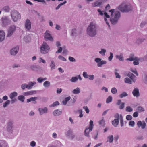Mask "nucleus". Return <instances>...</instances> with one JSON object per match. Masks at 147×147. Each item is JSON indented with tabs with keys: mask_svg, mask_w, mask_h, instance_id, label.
Listing matches in <instances>:
<instances>
[{
	"mask_svg": "<svg viewBox=\"0 0 147 147\" xmlns=\"http://www.w3.org/2000/svg\"><path fill=\"white\" fill-rule=\"evenodd\" d=\"M115 11V9H111L109 11V14H108L105 11H101L100 9L97 10L99 13L98 15L102 16L104 15V20L109 27H110V25L108 22V20H110L112 24H115L117 22L120 18V12L118 11Z\"/></svg>",
	"mask_w": 147,
	"mask_h": 147,
	"instance_id": "obj_1",
	"label": "nucleus"
},
{
	"mask_svg": "<svg viewBox=\"0 0 147 147\" xmlns=\"http://www.w3.org/2000/svg\"><path fill=\"white\" fill-rule=\"evenodd\" d=\"M97 33L96 24L93 22H90L87 28V35L91 37H93L97 35Z\"/></svg>",
	"mask_w": 147,
	"mask_h": 147,
	"instance_id": "obj_2",
	"label": "nucleus"
},
{
	"mask_svg": "<svg viewBox=\"0 0 147 147\" xmlns=\"http://www.w3.org/2000/svg\"><path fill=\"white\" fill-rule=\"evenodd\" d=\"M11 16L12 20L16 22L21 18V15L20 13L16 10H13L11 12Z\"/></svg>",
	"mask_w": 147,
	"mask_h": 147,
	"instance_id": "obj_3",
	"label": "nucleus"
},
{
	"mask_svg": "<svg viewBox=\"0 0 147 147\" xmlns=\"http://www.w3.org/2000/svg\"><path fill=\"white\" fill-rule=\"evenodd\" d=\"M119 9L122 12H127L131 9V7L130 4L124 3L119 6Z\"/></svg>",
	"mask_w": 147,
	"mask_h": 147,
	"instance_id": "obj_4",
	"label": "nucleus"
},
{
	"mask_svg": "<svg viewBox=\"0 0 147 147\" xmlns=\"http://www.w3.org/2000/svg\"><path fill=\"white\" fill-rule=\"evenodd\" d=\"M40 48L41 53L44 54L48 53L50 49L49 45L45 42H43Z\"/></svg>",
	"mask_w": 147,
	"mask_h": 147,
	"instance_id": "obj_5",
	"label": "nucleus"
},
{
	"mask_svg": "<svg viewBox=\"0 0 147 147\" xmlns=\"http://www.w3.org/2000/svg\"><path fill=\"white\" fill-rule=\"evenodd\" d=\"M45 39L46 41H50L51 42L53 41V37L51 35L50 31L47 30L44 35Z\"/></svg>",
	"mask_w": 147,
	"mask_h": 147,
	"instance_id": "obj_6",
	"label": "nucleus"
},
{
	"mask_svg": "<svg viewBox=\"0 0 147 147\" xmlns=\"http://www.w3.org/2000/svg\"><path fill=\"white\" fill-rule=\"evenodd\" d=\"M94 61L97 63V66L98 67H101L102 65L107 63V62L105 60H102L101 59L99 58H96L94 59Z\"/></svg>",
	"mask_w": 147,
	"mask_h": 147,
	"instance_id": "obj_7",
	"label": "nucleus"
},
{
	"mask_svg": "<svg viewBox=\"0 0 147 147\" xmlns=\"http://www.w3.org/2000/svg\"><path fill=\"white\" fill-rule=\"evenodd\" d=\"M3 26H5L7 25L10 22V20L7 16L3 17L1 19Z\"/></svg>",
	"mask_w": 147,
	"mask_h": 147,
	"instance_id": "obj_8",
	"label": "nucleus"
},
{
	"mask_svg": "<svg viewBox=\"0 0 147 147\" xmlns=\"http://www.w3.org/2000/svg\"><path fill=\"white\" fill-rule=\"evenodd\" d=\"M78 77H73L70 80V81L72 83H76L77 82L79 79L80 81H81L82 80V78L81 77L80 75H78Z\"/></svg>",
	"mask_w": 147,
	"mask_h": 147,
	"instance_id": "obj_9",
	"label": "nucleus"
},
{
	"mask_svg": "<svg viewBox=\"0 0 147 147\" xmlns=\"http://www.w3.org/2000/svg\"><path fill=\"white\" fill-rule=\"evenodd\" d=\"M114 117L115 118H119V120L120 121L121 126V127L123 126H124V123L122 115L119 114L118 113H116Z\"/></svg>",
	"mask_w": 147,
	"mask_h": 147,
	"instance_id": "obj_10",
	"label": "nucleus"
},
{
	"mask_svg": "<svg viewBox=\"0 0 147 147\" xmlns=\"http://www.w3.org/2000/svg\"><path fill=\"white\" fill-rule=\"evenodd\" d=\"M137 125L139 128L141 127L142 129H144L146 126V123L144 121H139L137 122Z\"/></svg>",
	"mask_w": 147,
	"mask_h": 147,
	"instance_id": "obj_11",
	"label": "nucleus"
},
{
	"mask_svg": "<svg viewBox=\"0 0 147 147\" xmlns=\"http://www.w3.org/2000/svg\"><path fill=\"white\" fill-rule=\"evenodd\" d=\"M39 114L40 115H42L44 114L47 113L48 111V109L47 107L39 108L38 109Z\"/></svg>",
	"mask_w": 147,
	"mask_h": 147,
	"instance_id": "obj_12",
	"label": "nucleus"
},
{
	"mask_svg": "<svg viewBox=\"0 0 147 147\" xmlns=\"http://www.w3.org/2000/svg\"><path fill=\"white\" fill-rule=\"evenodd\" d=\"M19 50V47L16 46L11 49L10 51V54L13 55H15L18 52Z\"/></svg>",
	"mask_w": 147,
	"mask_h": 147,
	"instance_id": "obj_13",
	"label": "nucleus"
},
{
	"mask_svg": "<svg viewBox=\"0 0 147 147\" xmlns=\"http://www.w3.org/2000/svg\"><path fill=\"white\" fill-rule=\"evenodd\" d=\"M13 122L11 120L9 121L7 123V129L8 131H11L13 127Z\"/></svg>",
	"mask_w": 147,
	"mask_h": 147,
	"instance_id": "obj_14",
	"label": "nucleus"
},
{
	"mask_svg": "<svg viewBox=\"0 0 147 147\" xmlns=\"http://www.w3.org/2000/svg\"><path fill=\"white\" fill-rule=\"evenodd\" d=\"M132 94L134 97H138L140 96L139 90L137 88H135L132 91Z\"/></svg>",
	"mask_w": 147,
	"mask_h": 147,
	"instance_id": "obj_15",
	"label": "nucleus"
},
{
	"mask_svg": "<svg viewBox=\"0 0 147 147\" xmlns=\"http://www.w3.org/2000/svg\"><path fill=\"white\" fill-rule=\"evenodd\" d=\"M25 25V27L27 30H29L31 29V23L29 20H26Z\"/></svg>",
	"mask_w": 147,
	"mask_h": 147,
	"instance_id": "obj_16",
	"label": "nucleus"
},
{
	"mask_svg": "<svg viewBox=\"0 0 147 147\" xmlns=\"http://www.w3.org/2000/svg\"><path fill=\"white\" fill-rule=\"evenodd\" d=\"M62 114L61 110L58 109L54 110L53 112V115L55 116H57L60 115Z\"/></svg>",
	"mask_w": 147,
	"mask_h": 147,
	"instance_id": "obj_17",
	"label": "nucleus"
},
{
	"mask_svg": "<svg viewBox=\"0 0 147 147\" xmlns=\"http://www.w3.org/2000/svg\"><path fill=\"white\" fill-rule=\"evenodd\" d=\"M102 4V2L100 1H95L92 4V6L93 7H100Z\"/></svg>",
	"mask_w": 147,
	"mask_h": 147,
	"instance_id": "obj_18",
	"label": "nucleus"
},
{
	"mask_svg": "<svg viewBox=\"0 0 147 147\" xmlns=\"http://www.w3.org/2000/svg\"><path fill=\"white\" fill-rule=\"evenodd\" d=\"M114 139V136L113 135H109L107 136V142L109 143H112L113 142Z\"/></svg>",
	"mask_w": 147,
	"mask_h": 147,
	"instance_id": "obj_19",
	"label": "nucleus"
},
{
	"mask_svg": "<svg viewBox=\"0 0 147 147\" xmlns=\"http://www.w3.org/2000/svg\"><path fill=\"white\" fill-rule=\"evenodd\" d=\"M92 129L89 128H86L84 131V133L85 135L88 138L90 137L89 133L92 130Z\"/></svg>",
	"mask_w": 147,
	"mask_h": 147,
	"instance_id": "obj_20",
	"label": "nucleus"
},
{
	"mask_svg": "<svg viewBox=\"0 0 147 147\" xmlns=\"http://www.w3.org/2000/svg\"><path fill=\"white\" fill-rule=\"evenodd\" d=\"M124 81L125 83L130 84H132L133 82V80L129 77L125 78L124 79Z\"/></svg>",
	"mask_w": 147,
	"mask_h": 147,
	"instance_id": "obj_21",
	"label": "nucleus"
},
{
	"mask_svg": "<svg viewBox=\"0 0 147 147\" xmlns=\"http://www.w3.org/2000/svg\"><path fill=\"white\" fill-rule=\"evenodd\" d=\"M5 34L4 32L2 30H0V42H2L4 39Z\"/></svg>",
	"mask_w": 147,
	"mask_h": 147,
	"instance_id": "obj_22",
	"label": "nucleus"
},
{
	"mask_svg": "<svg viewBox=\"0 0 147 147\" xmlns=\"http://www.w3.org/2000/svg\"><path fill=\"white\" fill-rule=\"evenodd\" d=\"M115 119L112 121V125L115 127H117L119 123V119L118 118H115Z\"/></svg>",
	"mask_w": 147,
	"mask_h": 147,
	"instance_id": "obj_23",
	"label": "nucleus"
},
{
	"mask_svg": "<svg viewBox=\"0 0 147 147\" xmlns=\"http://www.w3.org/2000/svg\"><path fill=\"white\" fill-rule=\"evenodd\" d=\"M36 91L34 90L30 91L24 93V94L25 96L32 95L36 94Z\"/></svg>",
	"mask_w": 147,
	"mask_h": 147,
	"instance_id": "obj_24",
	"label": "nucleus"
},
{
	"mask_svg": "<svg viewBox=\"0 0 147 147\" xmlns=\"http://www.w3.org/2000/svg\"><path fill=\"white\" fill-rule=\"evenodd\" d=\"M37 99V98L36 97H31L30 98L27 99V102L29 103L31 101H33V103L36 104V100Z\"/></svg>",
	"mask_w": 147,
	"mask_h": 147,
	"instance_id": "obj_25",
	"label": "nucleus"
},
{
	"mask_svg": "<svg viewBox=\"0 0 147 147\" xmlns=\"http://www.w3.org/2000/svg\"><path fill=\"white\" fill-rule=\"evenodd\" d=\"M36 83V82H29L28 84V90L31 89L34 85H35Z\"/></svg>",
	"mask_w": 147,
	"mask_h": 147,
	"instance_id": "obj_26",
	"label": "nucleus"
},
{
	"mask_svg": "<svg viewBox=\"0 0 147 147\" xmlns=\"http://www.w3.org/2000/svg\"><path fill=\"white\" fill-rule=\"evenodd\" d=\"M145 40V38H139L137 39L136 43V44H141L144 42Z\"/></svg>",
	"mask_w": 147,
	"mask_h": 147,
	"instance_id": "obj_27",
	"label": "nucleus"
},
{
	"mask_svg": "<svg viewBox=\"0 0 147 147\" xmlns=\"http://www.w3.org/2000/svg\"><path fill=\"white\" fill-rule=\"evenodd\" d=\"M127 76L129 77L130 78H131L133 80L134 82H135L136 80V79H134L135 78H136V77L135 75L131 73L128 74L127 75Z\"/></svg>",
	"mask_w": 147,
	"mask_h": 147,
	"instance_id": "obj_28",
	"label": "nucleus"
},
{
	"mask_svg": "<svg viewBox=\"0 0 147 147\" xmlns=\"http://www.w3.org/2000/svg\"><path fill=\"white\" fill-rule=\"evenodd\" d=\"M0 147H8V144L5 141L2 140L0 142Z\"/></svg>",
	"mask_w": 147,
	"mask_h": 147,
	"instance_id": "obj_29",
	"label": "nucleus"
},
{
	"mask_svg": "<svg viewBox=\"0 0 147 147\" xmlns=\"http://www.w3.org/2000/svg\"><path fill=\"white\" fill-rule=\"evenodd\" d=\"M80 92V90L79 88L77 87L74 89L72 91V93L74 94H78Z\"/></svg>",
	"mask_w": 147,
	"mask_h": 147,
	"instance_id": "obj_30",
	"label": "nucleus"
},
{
	"mask_svg": "<svg viewBox=\"0 0 147 147\" xmlns=\"http://www.w3.org/2000/svg\"><path fill=\"white\" fill-rule=\"evenodd\" d=\"M106 52V50L105 49L102 48L100 51L99 52V53L102 56H105V53Z\"/></svg>",
	"mask_w": 147,
	"mask_h": 147,
	"instance_id": "obj_31",
	"label": "nucleus"
},
{
	"mask_svg": "<svg viewBox=\"0 0 147 147\" xmlns=\"http://www.w3.org/2000/svg\"><path fill=\"white\" fill-rule=\"evenodd\" d=\"M43 85L44 87L48 88L50 86V82L49 81H46L43 83Z\"/></svg>",
	"mask_w": 147,
	"mask_h": 147,
	"instance_id": "obj_32",
	"label": "nucleus"
},
{
	"mask_svg": "<svg viewBox=\"0 0 147 147\" xmlns=\"http://www.w3.org/2000/svg\"><path fill=\"white\" fill-rule=\"evenodd\" d=\"M23 40L26 42H29L30 40V38L29 36H26L24 37Z\"/></svg>",
	"mask_w": 147,
	"mask_h": 147,
	"instance_id": "obj_33",
	"label": "nucleus"
},
{
	"mask_svg": "<svg viewBox=\"0 0 147 147\" xmlns=\"http://www.w3.org/2000/svg\"><path fill=\"white\" fill-rule=\"evenodd\" d=\"M18 95L17 92H14L11 93L9 95V97L11 99L14 98V97H16Z\"/></svg>",
	"mask_w": 147,
	"mask_h": 147,
	"instance_id": "obj_34",
	"label": "nucleus"
},
{
	"mask_svg": "<svg viewBox=\"0 0 147 147\" xmlns=\"http://www.w3.org/2000/svg\"><path fill=\"white\" fill-rule=\"evenodd\" d=\"M10 10L9 7L7 6H4L2 9V10L6 12H9Z\"/></svg>",
	"mask_w": 147,
	"mask_h": 147,
	"instance_id": "obj_35",
	"label": "nucleus"
},
{
	"mask_svg": "<svg viewBox=\"0 0 147 147\" xmlns=\"http://www.w3.org/2000/svg\"><path fill=\"white\" fill-rule=\"evenodd\" d=\"M71 97L69 96L65 98L64 100L62 101V103L63 105H66L67 102L70 100Z\"/></svg>",
	"mask_w": 147,
	"mask_h": 147,
	"instance_id": "obj_36",
	"label": "nucleus"
},
{
	"mask_svg": "<svg viewBox=\"0 0 147 147\" xmlns=\"http://www.w3.org/2000/svg\"><path fill=\"white\" fill-rule=\"evenodd\" d=\"M16 29V27L15 25H12L9 28L8 30H10L13 32H14Z\"/></svg>",
	"mask_w": 147,
	"mask_h": 147,
	"instance_id": "obj_37",
	"label": "nucleus"
},
{
	"mask_svg": "<svg viewBox=\"0 0 147 147\" xmlns=\"http://www.w3.org/2000/svg\"><path fill=\"white\" fill-rule=\"evenodd\" d=\"M117 59H118L120 61H123L124 59L122 54H121L119 55H117L116 56Z\"/></svg>",
	"mask_w": 147,
	"mask_h": 147,
	"instance_id": "obj_38",
	"label": "nucleus"
},
{
	"mask_svg": "<svg viewBox=\"0 0 147 147\" xmlns=\"http://www.w3.org/2000/svg\"><path fill=\"white\" fill-rule=\"evenodd\" d=\"M66 3L67 1H65L63 3H61L60 4L58 5L57 6V7H56L55 9L56 10L59 9L61 6L65 4Z\"/></svg>",
	"mask_w": 147,
	"mask_h": 147,
	"instance_id": "obj_39",
	"label": "nucleus"
},
{
	"mask_svg": "<svg viewBox=\"0 0 147 147\" xmlns=\"http://www.w3.org/2000/svg\"><path fill=\"white\" fill-rule=\"evenodd\" d=\"M55 66V65L54 62L53 61H51L50 65L51 70L54 69Z\"/></svg>",
	"mask_w": 147,
	"mask_h": 147,
	"instance_id": "obj_40",
	"label": "nucleus"
},
{
	"mask_svg": "<svg viewBox=\"0 0 147 147\" xmlns=\"http://www.w3.org/2000/svg\"><path fill=\"white\" fill-rule=\"evenodd\" d=\"M25 98L24 96L23 95H20L18 97V99L22 102H24Z\"/></svg>",
	"mask_w": 147,
	"mask_h": 147,
	"instance_id": "obj_41",
	"label": "nucleus"
},
{
	"mask_svg": "<svg viewBox=\"0 0 147 147\" xmlns=\"http://www.w3.org/2000/svg\"><path fill=\"white\" fill-rule=\"evenodd\" d=\"M59 102L57 101H56L53 102L52 104L49 105V106L50 107H53L59 105Z\"/></svg>",
	"mask_w": 147,
	"mask_h": 147,
	"instance_id": "obj_42",
	"label": "nucleus"
},
{
	"mask_svg": "<svg viewBox=\"0 0 147 147\" xmlns=\"http://www.w3.org/2000/svg\"><path fill=\"white\" fill-rule=\"evenodd\" d=\"M98 123L99 124L104 126L105 124V121L104 118L102 117L101 118V119L99 121Z\"/></svg>",
	"mask_w": 147,
	"mask_h": 147,
	"instance_id": "obj_43",
	"label": "nucleus"
},
{
	"mask_svg": "<svg viewBox=\"0 0 147 147\" xmlns=\"http://www.w3.org/2000/svg\"><path fill=\"white\" fill-rule=\"evenodd\" d=\"M21 87L23 90H24L26 88H27L28 89V85L26 83H24L21 85Z\"/></svg>",
	"mask_w": 147,
	"mask_h": 147,
	"instance_id": "obj_44",
	"label": "nucleus"
},
{
	"mask_svg": "<svg viewBox=\"0 0 147 147\" xmlns=\"http://www.w3.org/2000/svg\"><path fill=\"white\" fill-rule=\"evenodd\" d=\"M128 95V94L126 92H124L121 94L119 96L121 98H122L123 97L127 96Z\"/></svg>",
	"mask_w": 147,
	"mask_h": 147,
	"instance_id": "obj_45",
	"label": "nucleus"
},
{
	"mask_svg": "<svg viewBox=\"0 0 147 147\" xmlns=\"http://www.w3.org/2000/svg\"><path fill=\"white\" fill-rule=\"evenodd\" d=\"M126 111L128 112H131L133 111V109L130 106L127 107L125 108Z\"/></svg>",
	"mask_w": 147,
	"mask_h": 147,
	"instance_id": "obj_46",
	"label": "nucleus"
},
{
	"mask_svg": "<svg viewBox=\"0 0 147 147\" xmlns=\"http://www.w3.org/2000/svg\"><path fill=\"white\" fill-rule=\"evenodd\" d=\"M72 133L73 132L72 131L69 130L65 132V134L67 136L69 137L70 136H71Z\"/></svg>",
	"mask_w": 147,
	"mask_h": 147,
	"instance_id": "obj_47",
	"label": "nucleus"
},
{
	"mask_svg": "<svg viewBox=\"0 0 147 147\" xmlns=\"http://www.w3.org/2000/svg\"><path fill=\"white\" fill-rule=\"evenodd\" d=\"M144 82L146 84H147V75L145 74L143 78Z\"/></svg>",
	"mask_w": 147,
	"mask_h": 147,
	"instance_id": "obj_48",
	"label": "nucleus"
},
{
	"mask_svg": "<svg viewBox=\"0 0 147 147\" xmlns=\"http://www.w3.org/2000/svg\"><path fill=\"white\" fill-rule=\"evenodd\" d=\"M111 93L113 94H115L117 92V90L115 87L112 88L111 90Z\"/></svg>",
	"mask_w": 147,
	"mask_h": 147,
	"instance_id": "obj_49",
	"label": "nucleus"
},
{
	"mask_svg": "<svg viewBox=\"0 0 147 147\" xmlns=\"http://www.w3.org/2000/svg\"><path fill=\"white\" fill-rule=\"evenodd\" d=\"M136 57H131L129 58H127L126 60L129 61H132L136 59Z\"/></svg>",
	"mask_w": 147,
	"mask_h": 147,
	"instance_id": "obj_50",
	"label": "nucleus"
},
{
	"mask_svg": "<svg viewBox=\"0 0 147 147\" xmlns=\"http://www.w3.org/2000/svg\"><path fill=\"white\" fill-rule=\"evenodd\" d=\"M39 63H43L45 64L46 63V62L42 58L40 57L39 58V60L38 61Z\"/></svg>",
	"mask_w": 147,
	"mask_h": 147,
	"instance_id": "obj_51",
	"label": "nucleus"
},
{
	"mask_svg": "<svg viewBox=\"0 0 147 147\" xmlns=\"http://www.w3.org/2000/svg\"><path fill=\"white\" fill-rule=\"evenodd\" d=\"M139 59H138L137 57L136 59L133 62V63L134 65H137L139 64V62L138 61Z\"/></svg>",
	"mask_w": 147,
	"mask_h": 147,
	"instance_id": "obj_52",
	"label": "nucleus"
},
{
	"mask_svg": "<svg viewBox=\"0 0 147 147\" xmlns=\"http://www.w3.org/2000/svg\"><path fill=\"white\" fill-rule=\"evenodd\" d=\"M30 68L33 70L36 71V70L38 68L37 66L35 65H33L31 66Z\"/></svg>",
	"mask_w": 147,
	"mask_h": 147,
	"instance_id": "obj_53",
	"label": "nucleus"
},
{
	"mask_svg": "<svg viewBox=\"0 0 147 147\" xmlns=\"http://www.w3.org/2000/svg\"><path fill=\"white\" fill-rule=\"evenodd\" d=\"M112 100V97L111 96H109L107 99L106 102L107 103H108L111 102Z\"/></svg>",
	"mask_w": 147,
	"mask_h": 147,
	"instance_id": "obj_54",
	"label": "nucleus"
},
{
	"mask_svg": "<svg viewBox=\"0 0 147 147\" xmlns=\"http://www.w3.org/2000/svg\"><path fill=\"white\" fill-rule=\"evenodd\" d=\"M147 25V21L142 22L140 24V26L141 27H144V26Z\"/></svg>",
	"mask_w": 147,
	"mask_h": 147,
	"instance_id": "obj_55",
	"label": "nucleus"
},
{
	"mask_svg": "<svg viewBox=\"0 0 147 147\" xmlns=\"http://www.w3.org/2000/svg\"><path fill=\"white\" fill-rule=\"evenodd\" d=\"M82 75L83 77L85 79H87L88 78V75L86 72H83Z\"/></svg>",
	"mask_w": 147,
	"mask_h": 147,
	"instance_id": "obj_56",
	"label": "nucleus"
},
{
	"mask_svg": "<svg viewBox=\"0 0 147 147\" xmlns=\"http://www.w3.org/2000/svg\"><path fill=\"white\" fill-rule=\"evenodd\" d=\"M129 126L131 127H134L135 125V122L133 121H130L129 123Z\"/></svg>",
	"mask_w": 147,
	"mask_h": 147,
	"instance_id": "obj_57",
	"label": "nucleus"
},
{
	"mask_svg": "<svg viewBox=\"0 0 147 147\" xmlns=\"http://www.w3.org/2000/svg\"><path fill=\"white\" fill-rule=\"evenodd\" d=\"M10 101L9 100L6 101L3 104V107L4 108L6 107L9 104Z\"/></svg>",
	"mask_w": 147,
	"mask_h": 147,
	"instance_id": "obj_58",
	"label": "nucleus"
},
{
	"mask_svg": "<svg viewBox=\"0 0 147 147\" xmlns=\"http://www.w3.org/2000/svg\"><path fill=\"white\" fill-rule=\"evenodd\" d=\"M94 75H89L88 78L89 80H92L94 79Z\"/></svg>",
	"mask_w": 147,
	"mask_h": 147,
	"instance_id": "obj_59",
	"label": "nucleus"
},
{
	"mask_svg": "<svg viewBox=\"0 0 147 147\" xmlns=\"http://www.w3.org/2000/svg\"><path fill=\"white\" fill-rule=\"evenodd\" d=\"M110 56L108 57V60L109 61H111L113 57V54L111 53H110Z\"/></svg>",
	"mask_w": 147,
	"mask_h": 147,
	"instance_id": "obj_60",
	"label": "nucleus"
},
{
	"mask_svg": "<svg viewBox=\"0 0 147 147\" xmlns=\"http://www.w3.org/2000/svg\"><path fill=\"white\" fill-rule=\"evenodd\" d=\"M13 32L10 31V30H8V33L7 35V37H10L13 34Z\"/></svg>",
	"mask_w": 147,
	"mask_h": 147,
	"instance_id": "obj_61",
	"label": "nucleus"
},
{
	"mask_svg": "<svg viewBox=\"0 0 147 147\" xmlns=\"http://www.w3.org/2000/svg\"><path fill=\"white\" fill-rule=\"evenodd\" d=\"M137 110L139 111L140 112H143L144 111V108L141 106L138 107Z\"/></svg>",
	"mask_w": 147,
	"mask_h": 147,
	"instance_id": "obj_62",
	"label": "nucleus"
},
{
	"mask_svg": "<svg viewBox=\"0 0 147 147\" xmlns=\"http://www.w3.org/2000/svg\"><path fill=\"white\" fill-rule=\"evenodd\" d=\"M58 58L60 60L63 61H66V59L61 55H59L58 56Z\"/></svg>",
	"mask_w": 147,
	"mask_h": 147,
	"instance_id": "obj_63",
	"label": "nucleus"
},
{
	"mask_svg": "<svg viewBox=\"0 0 147 147\" xmlns=\"http://www.w3.org/2000/svg\"><path fill=\"white\" fill-rule=\"evenodd\" d=\"M93 122L92 120H90V126L89 128H91V129H93V128L94 126L93 125Z\"/></svg>",
	"mask_w": 147,
	"mask_h": 147,
	"instance_id": "obj_64",
	"label": "nucleus"
}]
</instances>
